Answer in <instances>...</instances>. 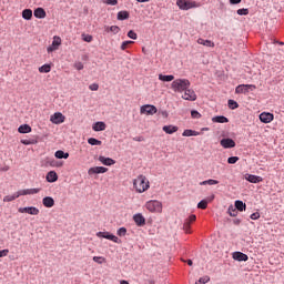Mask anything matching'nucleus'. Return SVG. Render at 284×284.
<instances>
[{"label": "nucleus", "mask_w": 284, "mask_h": 284, "mask_svg": "<svg viewBox=\"0 0 284 284\" xmlns=\"http://www.w3.org/2000/svg\"><path fill=\"white\" fill-rule=\"evenodd\" d=\"M133 187L138 194H143V192L150 190V180L145 175H139L133 180Z\"/></svg>", "instance_id": "f257e3e1"}, {"label": "nucleus", "mask_w": 284, "mask_h": 284, "mask_svg": "<svg viewBox=\"0 0 284 284\" xmlns=\"http://www.w3.org/2000/svg\"><path fill=\"white\" fill-rule=\"evenodd\" d=\"M41 192V189H24L16 192L13 195H6L3 197L4 203H10L12 201H16V199H19V196H28L30 194H39Z\"/></svg>", "instance_id": "f03ea898"}, {"label": "nucleus", "mask_w": 284, "mask_h": 284, "mask_svg": "<svg viewBox=\"0 0 284 284\" xmlns=\"http://www.w3.org/2000/svg\"><path fill=\"white\" fill-rule=\"evenodd\" d=\"M191 83L187 79H176L171 83V90L173 92H183L184 90H187L190 88Z\"/></svg>", "instance_id": "7ed1b4c3"}, {"label": "nucleus", "mask_w": 284, "mask_h": 284, "mask_svg": "<svg viewBox=\"0 0 284 284\" xmlns=\"http://www.w3.org/2000/svg\"><path fill=\"white\" fill-rule=\"evenodd\" d=\"M144 207L145 210L153 214H161V212H163V203H161V201L158 200L148 201L144 204Z\"/></svg>", "instance_id": "20e7f679"}, {"label": "nucleus", "mask_w": 284, "mask_h": 284, "mask_svg": "<svg viewBox=\"0 0 284 284\" xmlns=\"http://www.w3.org/2000/svg\"><path fill=\"white\" fill-rule=\"evenodd\" d=\"M176 6L180 10H192V8H199V4L191 0H178Z\"/></svg>", "instance_id": "39448f33"}, {"label": "nucleus", "mask_w": 284, "mask_h": 284, "mask_svg": "<svg viewBox=\"0 0 284 284\" xmlns=\"http://www.w3.org/2000/svg\"><path fill=\"white\" fill-rule=\"evenodd\" d=\"M256 90L254 84H240L235 88V94H247V92Z\"/></svg>", "instance_id": "423d86ee"}, {"label": "nucleus", "mask_w": 284, "mask_h": 284, "mask_svg": "<svg viewBox=\"0 0 284 284\" xmlns=\"http://www.w3.org/2000/svg\"><path fill=\"white\" fill-rule=\"evenodd\" d=\"M18 212L20 214H30L31 216H39V209L37 206H26V207H19Z\"/></svg>", "instance_id": "0eeeda50"}, {"label": "nucleus", "mask_w": 284, "mask_h": 284, "mask_svg": "<svg viewBox=\"0 0 284 284\" xmlns=\"http://www.w3.org/2000/svg\"><path fill=\"white\" fill-rule=\"evenodd\" d=\"M97 236L98 239H106L108 241H112L113 243H121V240H119L115 235L111 234L110 232H98Z\"/></svg>", "instance_id": "6e6552de"}, {"label": "nucleus", "mask_w": 284, "mask_h": 284, "mask_svg": "<svg viewBox=\"0 0 284 284\" xmlns=\"http://www.w3.org/2000/svg\"><path fill=\"white\" fill-rule=\"evenodd\" d=\"M61 45V37L54 36L52 44L47 48V52L50 54V52H55V50H59V47Z\"/></svg>", "instance_id": "1a4fd4ad"}, {"label": "nucleus", "mask_w": 284, "mask_h": 284, "mask_svg": "<svg viewBox=\"0 0 284 284\" xmlns=\"http://www.w3.org/2000/svg\"><path fill=\"white\" fill-rule=\"evenodd\" d=\"M140 112L142 114H156L158 112V109L156 106L152 105V104H145V105H142L141 109H140Z\"/></svg>", "instance_id": "9d476101"}, {"label": "nucleus", "mask_w": 284, "mask_h": 284, "mask_svg": "<svg viewBox=\"0 0 284 284\" xmlns=\"http://www.w3.org/2000/svg\"><path fill=\"white\" fill-rule=\"evenodd\" d=\"M182 99H184V101H196V92L187 88L186 90H184V94L182 95Z\"/></svg>", "instance_id": "9b49d317"}, {"label": "nucleus", "mask_w": 284, "mask_h": 284, "mask_svg": "<svg viewBox=\"0 0 284 284\" xmlns=\"http://www.w3.org/2000/svg\"><path fill=\"white\" fill-rule=\"evenodd\" d=\"M50 121L55 125H59L65 121V115L61 112H57L53 115H51Z\"/></svg>", "instance_id": "f8f14e48"}, {"label": "nucleus", "mask_w": 284, "mask_h": 284, "mask_svg": "<svg viewBox=\"0 0 284 284\" xmlns=\"http://www.w3.org/2000/svg\"><path fill=\"white\" fill-rule=\"evenodd\" d=\"M220 145H222V148H224L225 150H229L231 148H236V142H234V140L230 138H226L220 141Z\"/></svg>", "instance_id": "ddd939ff"}, {"label": "nucleus", "mask_w": 284, "mask_h": 284, "mask_svg": "<svg viewBox=\"0 0 284 284\" xmlns=\"http://www.w3.org/2000/svg\"><path fill=\"white\" fill-rule=\"evenodd\" d=\"M105 172H108L105 166H93L89 169L88 174L92 176V174H105Z\"/></svg>", "instance_id": "4468645a"}, {"label": "nucleus", "mask_w": 284, "mask_h": 284, "mask_svg": "<svg viewBox=\"0 0 284 284\" xmlns=\"http://www.w3.org/2000/svg\"><path fill=\"white\" fill-rule=\"evenodd\" d=\"M260 121L262 123H272V121H274V114L263 112V113L260 114Z\"/></svg>", "instance_id": "2eb2a0df"}, {"label": "nucleus", "mask_w": 284, "mask_h": 284, "mask_svg": "<svg viewBox=\"0 0 284 284\" xmlns=\"http://www.w3.org/2000/svg\"><path fill=\"white\" fill-rule=\"evenodd\" d=\"M133 221L138 225V227H143V225H145V217L141 213L135 214L133 216Z\"/></svg>", "instance_id": "dca6fc26"}, {"label": "nucleus", "mask_w": 284, "mask_h": 284, "mask_svg": "<svg viewBox=\"0 0 284 284\" xmlns=\"http://www.w3.org/2000/svg\"><path fill=\"white\" fill-rule=\"evenodd\" d=\"M245 180L248 181V183H263V179L261 176L253 174H246Z\"/></svg>", "instance_id": "f3484780"}, {"label": "nucleus", "mask_w": 284, "mask_h": 284, "mask_svg": "<svg viewBox=\"0 0 284 284\" xmlns=\"http://www.w3.org/2000/svg\"><path fill=\"white\" fill-rule=\"evenodd\" d=\"M106 128L108 125L105 124V122H95L92 126V130L94 132H103Z\"/></svg>", "instance_id": "a211bd4d"}, {"label": "nucleus", "mask_w": 284, "mask_h": 284, "mask_svg": "<svg viewBox=\"0 0 284 284\" xmlns=\"http://www.w3.org/2000/svg\"><path fill=\"white\" fill-rule=\"evenodd\" d=\"M42 205L44 207H54V199L52 196H45L42 199Z\"/></svg>", "instance_id": "6ab92c4d"}, {"label": "nucleus", "mask_w": 284, "mask_h": 284, "mask_svg": "<svg viewBox=\"0 0 284 284\" xmlns=\"http://www.w3.org/2000/svg\"><path fill=\"white\" fill-rule=\"evenodd\" d=\"M233 258H234V261H248V256H247V254H245V253H241V252H234L233 253Z\"/></svg>", "instance_id": "aec40b11"}, {"label": "nucleus", "mask_w": 284, "mask_h": 284, "mask_svg": "<svg viewBox=\"0 0 284 284\" xmlns=\"http://www.w3.org/2000/svg\"><path fill=\"white\" fill-rule=\"evenodd\" d=\"M47 181L48 183H57V181H59V175L54 171H50L47 174Z\"/></svg>", "instance_id": "412c9836"}, {"label": "nucleus", "mask_w": 284, "mask_h": 284, "mask_svg": "<svg viewBox=\"0 0 284 284\" xmlns=\"http://www.w3.org/2000/svg\"><path fill=\"white\" fill-rule=\"evenodd\" d=\"M99 161L103 165H114V163H116L112 158H105L103 155L99 156Z\"/></svg>", "instance_id": "4be33fe9"}, {"label": "nucleus", "mask_w": 284, "mask_h": 284, "mask_svg": "<svg viewBox=\"0 0 284 284\" xmlns=\"http://www.w3.org/2000/svg\"><path fill=\"white\" fill-rule=\"evenodd\" d=\"M163 132H165V134H174V132H179V126H174V125H164L162 128Z\"/></svg>", "instance_id": "5701e85b"}, {"label": "nucleus", "mask_w": 284, "mask_h": 284, "mask_svg": "<svg viewBox=\"0 0 284 284\" xmlns=\"http://www.w3.org/2000/svg\"><path fill=\"white\" fill-rule=\"evenodd\" d=\"M18 132L20 134H30V132H32V128L29 124H22L18 128Z\"/></svg>", "instance_id": "b1692460"}, {"label": "nucleus", "mask_w": 284, "mask_h": 284, "mask_svg": "<svg viewBox=\"0 0 284 284\" xmlns=\"http://www.w3.org/2000/svg\"><path fill=\"white\" fill-rule=\"evenodd\" d=\"M36 19H45V10L43 8H37L33 11Z\"/></svg>", "instance_id": "393cba45"}, {"label": "nucleus", "mask_w": 284, "mask_h": 284, "mask_svg": "<svg viewBox=\"0 0 284 284\" xmlns=\"http://www.w3.org/2000/svg\"><path fill=\"white\" fill-rule=\"evenodd\" d=\"M200 45H205L206 48H214V42L211 40H204L203 38L197 39Z\"/></svg>", "instance_id": "a878e982"}, {"label": "nucleus", "mask_w": 284, "mask_h": 284, "mask_svg": "<svg viewBox=\"0 0 284 284\" xmlns=\"http://www.w3.org/2000/svg\"><path fill=\"white\" fill-rule=\"evenodd\" d=\"M213 123H230V120L224 115H217L212 119Z\"/></svg>", "instance_id": "bb28decb"}, {"label": "nucleus", "mask_w": 284, "mask_h": 284, "mask_svg": "<svg viewBox=\"0 0 284 284\" xmlns=\"http://www.w3.org/2000/svg\"><path fill=\"white\" fill-rule=\"evenodd\" d=\"M247 205L243 203V201L237 200L235 201V210H239V212H245Z\"/></svg>", "instance_id": "cd10ccee"}, {"label": "nucleus", "mask_w": 284, "mask_h": 284, "mask_svg": "<svg viewBox=\"0 0 284 284\" xmlns=\"http://www.w3.org/2000/svg\"><path fill=\"white\" fill-rule=\"evenodd\" d=\"M22 18H24L26 21H30V19H32V9H24L22 11Z\"/></svg>", "instance_id": "c85d7f7f"}, {"label": "nucleus", "mask_w": 284, "mask_h": 284, "mask_svg": "<svg viewBox=\"0 0 284 284\" xmlns=\"http://www.w3.org/2000/svg\"><path fill=\"white\" fill-rule=\"evenodd\" d=\"M199 134L197 131L186 129L183 131L182 136H199Z\"/></svg>", "instance_id": "c756f323"}, {"label": "nucleus", "mask_w": 284, "mask_h": 284, "mask_svg": "<svg viewBox=\"0 0 284 284\" xmlns=\"http://www.w3.org/2000/svg\"><path fill=\"white\" fill-rule=\"evenodd\" d=\"M105 32H113V34H119V32H121V28H119V26L105 27Z\"/></svg>", "instance_id": "7c9ffc66"}, {"label": "nucleus", "mask_w": 284, "mask_h": 284, "mask_svg": "<svg viewBox=\"0 0 284 284\" xmlns=\"http://www.w3.org/2000/svg\"><path fill=\"white\" fill-rule=\"evenodd\" d=\"M55 159H69L70 153H65L62 150H59L54 153Z\"/></svg>", "instance_id": "2f4dec72"}, {"label": "nucleus", "mask_w": 284, "mask_h": 284, "mask_svg": "<svg viewBox=\"0 0 284 284\" xmlns=\"http://www.w3.org/2000/svg\"><path fill=\"white\" fill-rule=\"evenodd\" d=\"M52 65L50 64H43L42 67L39 68V72L42 74H48V72H51Z\"/></svg>", "instance_id": "473e14b6"}, {"label": "nucleus", "mask_w": 284, "mask_h": 284, "mask_svg": "<svg viewBox=\"0 0 284 284\" xmlns=\"http://www.w3.org/2000/svg\"><path fill=\"white\" fill-rule=\"evenodd\" d=\"M159 80L164 81L166 83H170V81H174V75H164V74H159Z\"/></svg>", "instance_id": "72a5a7b5"}, {"label": "nucleus", "mask_w": 284, "mask_h": 284, "mask_svg": "<svg viewBox=\"0 0 284 284\" xmlns=\"http://www.w3.org/2000/svg\"><path fill=\"white\" fill-rule=\"evenodd\" d=\"M119 21H125V19H130V13L128 11H120L118 13Z\"/></svg>", "instance_id": "f704fd0d"}, {"label": "nucleus", "mask_w": 284, "mask_h": 284, "mask_svg": "<svg viewBox=\"0 0 284 284\" xmlns=\"http://www.w3.org/2000/svg\"><path fill=\"white\" fill-rule=\"evenodd\" d=\"M88 144H89V145H101L102 142H101V140H97V139H94V138H90V139L88 140Z\"/></svg>", "instance_id": "c9c22d12"}, {"label": "nucleus", "mask_w": 284, "mask_h": 284, "mask_svg": "<svg viewBox=\"0 0 284 284\" xmlns=\"http://www.w3.org/2000/svg\"><path fill=\"white\" fill-rule=\"evenodd\" d=\"M199 210H207V200H202L197 203Z\"/></svg>", "instance_id": "e433bc0d"}, {"label": "nucleus", "mask_w": 284, "mask_h": 284, "mask_svg": "<svg viewBox=\"0 0 284 284\" xmlns=\"http://www.w3.org/2000/svg\"><path fill=\"white\" fill-rule=\"evenodd\" d=\"M94 263H98L99 265H103L105 263V257L103 256H93Z\"/></svg>", "instance_id": "4c0bfd02"}, {"label": "nucleus", "mask_w": 284, "mask_h": 284, "mask_svg": "<svg viewBox=\"0 0 284 284\" xmlns=\"http://www.w3.org/2000/svg\"><path fill=\"white\" fill-rule=\"evenodd\" d=\"M205 283H210V276L207 275L200 277L199 281L195 282V284H205Z\"/></svg>", "instance_id": "58836bf2"}, {"label": "nucleus", "mask_w": 284, "mask_h": 284, "mask_svg": "<svg viewBox=\"0 0 284 284\" xmlns=\"http://www.w3.org/2000/svg\"><path fill=\"white\" fill-rule=\"evenodd\" d=\"M229 108L230 110H236V108H239V102L234 100H229Z\"/></svg>", "instance_id": "ea45409f"}, {"label": "nucleus", "mask_w": 284, "mask_h": 284, "mask_svg": "<svg viewBox=\"0 0 284 284\" xmlns=\"http://www.w3.org/2000/svg\"><path fill=\"white\" fill-rule=\"evenodd\" d=\"M132 43H134V41L131 40L122 42L121 50H128V47L132 45Z\"/></svg>", "instance_id": "a19ab883"}, {"label": "nucleus", "mask_w": 284, "mask_h": 284, "mask_svg": "<svg viewBox=\"0 0 284 284\" xmlns=\"http://www.w3.org/2000/svg\"><path fill=\"white\" fill-rule=\"evenodd\" d=\"M23 145H34L37 144V140H21Z\"/></svg>", "instance_id": "79ce46f5"}, {"label": "nucleus", "mask_w": 284, "mask_h": 284, "mask_svg": "<svg viewBox=\"0 0 284 284\" xmlns=\"http://www.w3.org/2000/svg\"><path fill=\"white\" fill-rule=\"evenodd\" d=\"M118 236H125L128 234V229L125 227H120L116 232Z\"/></svg>", "instance_id": "37998d69"}, {"label": "nucleus", "mask_w": 284, "mask_h": 284, "mask_svg": "<svg viewBox=\"0 0 284 284\" xmlns=\"http://www.w3.org/2000/svg\"><path fill=\"white\" fill-rule=\"evenodd\" d=\"M92 36H90V34H85V33H83L82 34V40H84L87 43H92Z\"/></svg>", "instance_id": "c03bdc74"}, {"label": "nucleus", "mask_w": 284, "mask_h": 284, "mask_svg": "<svg viewBox=\"0 0 284 284\" xmlns=\"http://www.w3.org/2000/svg\"><path fill=\"white\" fill-rule=\"evenodd\" d=\"M237 14H240V17H245L247 14H250V10L248 9H239L237 10Z\"/></svg>", "instance_id": "a18cd8bd"}, {"label": "nucleus", "mask_w": 284, "mask_h": 284, "mask_svg": "<svg viewBox=\"0 0 284 284\" xmlns=\"http://www.w3.org/2000/svg\"><path fill=\"white\" fill-rule=\"evenodd\" d=\"M239 162V156H231L227 159V163H230L231 165H234V163Z\"/></svg>", "instance_id": "49530a36"}, {"label": "nucleus", "mask_w": 284, "mask_h": 284, "mask_svg": "<svg viewBox=\"0 0 284 284\" xmlns=\"http://www.w3.org/2000/svg\"><path fill=\"white\" fill-rule=\"evenodd\" d=\"M229 214H230V216H236L239 214V212L233 206H230Z\"/></svg>", "instance_id": "de8ad7c7"}, {"label": "nucleus", "mask_w": 284, "mask_h": 284, "mask_svg": "<svg viewBox=\"0 0 284 284\" xmlns=\"http://www.w3.org/2000/svg\"><path fill=\"white\" fill-rule=\"evenodd\" d=\"M128 37H129V39H133V40L138 39L136 32H134L133 30H130L128 32Z\"/></svg>", "instance_id": "09e8293b"}, {"label": "nucleus", "mask_w": 284, "mask_h": 284, "mask_svg": "<svg viewBox=\"0 0 284 284\" xmlns=\"http://www.w3.org/2000/svg\"><path fill=\"white\" fill-rule=\"evenodd\" d=\"M191 116L192 119H201V113H199V111H191Z\"/></svg>", "instance_id": "8fccbe9b"}, {"label": "nucleus", "mask_w": 284, "mask_h": 284, "mask_svg": "<svg viewBox=\"0 0 284 284\" xmlns=\"http://www.w3.org/2000/svg\"><path fill=\"white\" fill-rule=\"evenodd\" d=\"M251 219L252 221H258V219H261V213L258 212L252 213Z\"/></svg>", "instance_id": "3c124183"}, {"label": "nucleus", "mask_w": 284, "mask_h": 284, "mask_svg": "<svg viewBox=\"0 0 284 284\" xmlns=\"http://www.w3.org/2000/svg\"><path fill=\"white\" fill-rule=\"evenodd\" d=\"M194 221H196V215L192 214L184 222H189V224L191 225V223H194Z\"/></svg>", "instance_id": "603ef678"}, {"label": "nucleus", "mask_w": 284, "mask_h": 284, "mask_svg": "<svg viewBox=\"0 0 284 284\" xmlns=\"http://www.w3.org/2000/svg\"><path fill=\"white\" fill-rule=\"evenodd\" d=\"M183 230L186 234H190V222H184Z\"/></svg>", "instance_id": "864d4df0"}, {"label": "nucleus", "mask_w": 284, "mask_h": 284, "mask_svg": "<svg viewBox=\"0 0 284 284\" xmlns=\"http://www.w3.org/2000/svg\"><path fill=\"white\" fill-rule=\"evenodd\" d=\"M73 68H75V70H83V63L82 62H75L73 64Z\"/></svg>", "instance_id": "5fc2aeb1"}, {"label": "nucleus", "mask_w": 284, "mask_h": 284, "mask_svg": "<svg viewBox=\"0 0 284 284\" xmlns=\"http://www.w3.org/2000/svg\"><path fill=\"white\" fill-rule=\"evenodd\" d=\"M89 90H91L92 92H97V90H99V85L97 83H92L90 87H89Z\"/></svg>", "instance_id": "6e6d98bb"}, {"label": "nucleus", "mask_w": 284, "mask_h": 284, "mask_svg": "<svg viewBox=\"0 0 284 284\" xmlns=\"http://www.w3.org/2000/svg\"><path fill=\"white\" fill-rule=\"evenodd\" d=\"M9 250H2L0 251V258H3V256H8Z\"/></svg>", "instance_id": "4d7b16f0"}, {"label": "nucleus", "mask_w": 284, "mask_h": 284, "mask_svg": "<svg viewBox=\"0 0 284 284\" xmlns=\"http://www.w3.org/2000/svg\"><path fill=\"white\" fill-rule=\"evenodd\" d=\"M207 181V185H219V181L216 180H206Z\"/></svg>", "instance_id": "13d9d810"}, {"label": "nucleus", "mask_w": 284, "mask_h": 284, "mask_svg": "<svg viewBox=\"0 0 284 284\" xmlns=\"http://www.w3.org/2000/svg\"><path fill=\"white\" fill-rule=\"evenodd\" d=\"M230 3L233 6H236L237 3H241V0H230Z\"/></svg>", "instance_id": "bf43d9fd"}, {"label": "nucleus", "mask_w": 284, "mask_h": 284, "mask_svg": "<svg viewBox=\"0 0 284 284\" xmlns=\"http://www.w3.org/2000/svg\"><path fill=\"white\" fill-rule=\"evenodd\" d=\"M110 6H116L118 1L116 0H109Z\"/></svg>", "instance_id": "052dcab7"}, {"label": "nucleus", "mask_w": 284, "mask_h": 284, "mask_svg": "<svg viewBox=\"0 0 284 284\" xmlns=\"http://www.w3.org/2000/svg\"><path fill=\"white\" fill-rule=\"evenodd\" d=\"M8 170H10V166H4L1 169L2 172H8Z\"/></svg>", "instance_id": "680f3d73"}, {"label": "nucleus", "mask_w": 284, "mask_h": 284, "mask_svg": "<svg viewBox=\"0 0 284 284\" xmlns=\"http://www.w3.org/2000/svg\"><path fill=\"white\" fill-rule=\"evenodd\" d=\"M120 284H130V282L125 281V280H121Z\"/></svg>", "instance_id": "e2e57ef3"}, {"label": "nucleus", "mask_w": 284, "mask_h": 284, "mask_svg": "<svg viewBox=\"0 0 284 284\" xmlns=\"http://www.w3.org/2000/svg\"><path fill=\"white\" fill-rule=\"evenodd\" d=\"M139 3H148L150 0H136Z\"/></svg>", "instance_id": "0e129e2a"}, {"label": "nucleus", "mask_w": 284, "mask_h": 284, "mask_svg": "<svg viewBox=\"0 0 284 284\" xmlns=\"http://www.w3.org/2000/svg\"><path fill=\"white\" fill-rule=\"evenodd\" d=\"M200 185H207V180L200 182Z\"/></svg>", "instance_id": "69168bd1"}, {"label": "nucleus", "mask_w": 284, "mask_h": 284, "mask_svg": "<svg viewBox=\"0 0 284 284\" xmlns=\"http://www.w3.org/2000/svg\"><path fill=\"white\" fill-rule=\"evenodd\" d=\"M186 263H187V265H190V266L193 265L192 260H187Z\"/></svg>", "instance_id": "338daca9"}, {"label": "nucleus", "mask_w": 284, "mask_h": 284, "mask_svg": "<svg viewBox=\"0 0 284 284\" xmlns=\"http://www.w3.org/2000/svg\"><path fill=\"white\" fill-rule=\"evenodd\" d=\"M134 141H143V138H136Z\"/></svg>", "instance_id": "774afa93"}]
</instances>
